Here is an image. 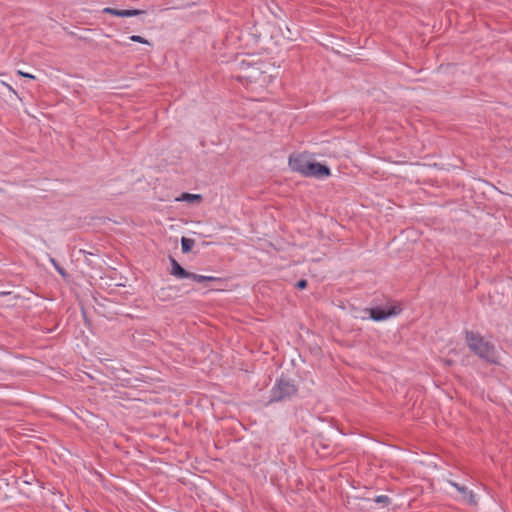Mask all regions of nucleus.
<instances>
[{"mask_svg":"<svg viewBox=\"0 0 512 512\" xmlns=\"http://www.w3.org/2000/svg\"><path fill=\"white\" fill-rule=\"evenodd\" d=\"M466 343L469 349L481 359L492 364L499 363V352L495 345L484 340L478 333L466 331Z\"/></svg>","mask_w":512,"mask_h":512,"instance_id":"f257e3e1","label":"nucleus"},{"mask_svg":"<svg viewBox=\"0 0 512 512\" xmlns=\"http://www.w3.org/2000/svg\"><path fill=\"white\" fill-rule=\"evenodd\" d=\"M297 391L294 382L288 378L281 377L271 389L269 402H278L290 398Z\"/></svg>","mask_w":512,"mask_h":512,"instance_id":"f03ea898","label":"nucleus"},{"mask_svg":"<svg viewBox=\"0 0 512 512\" xmlns=\"http://www.w3.org/2000/svg\"><path fill=\"white\" fill-rule=\"evenodd\" d=\"M235 72L237 73L235 75L237 80H246L249 82H256L263 74L258 64L244 59L236 63Z\"/></svg>","mask_w":512,"mask_h":512,"instance_id":"7ed1b4c3","label":"nucleus"},{"mask_svg":"<svg viewBox=\"0 0 512 512\" xmlns=\"http://www.w3.org/2000/svg\"><path fill=\"white\" fill-rule=\"evenodd\" d=\"M171 262V275L178 279H185L189 278L192 279L198 283H202L205 281H215L217 280L216 277L213 276H205V275H199L195 273H191L186 271L174 258H170Z\"/></svg>","mask_w":512,"mask_h":512,"instance_id":"20e7f679","label":"nucleus"},{"mask_svg":"<svg viewBox=\"0 0 512 512\" xmlns=\"http://www.w3.org/2000/svg\"><path fill=\"white\" fill-rule=\"evenodd\" d=\"M305 172L302 174L305 177H314L318 179L327 178L331 174L330 168L326 164L311 160L307 166H305Z\"/></svg>","mask_w":512,"mask_h":512,"instance_id":"39448f33","label":"nucleus"},{"mask_svg":"<svg viewBox=\"0 0 512 512\" xmlns=\"http://www.w3.org/2000/svg\"><path fill=\"white\" fill-rule=\"evenodd\" d=\"M400 310L396 306H392L389 308H371L369 309L370 318L374 321H383L386 320L392 316H396Z\"/></svg>","mask_w":512,"mask_h":512,"instance_id":"423d86ee","label":"nucleus"},{"mask_svg":"<svg viewBox=\"0 0 512 512\" xmlns=\"http://www.w3.org/2000/svg\"><path fill=\"white\" fill-rule=\"evenodd\" d=\"M311 159L305 154H296L289 157V167L292 171L303 174L305 172V166L309 164Z\"/></svg>","mask_w":512,"mask_h":512,"instance_id":"0eeeda50","label":"nucleus"},{"mask_svg":"<svg viewBox=\"0 0 512 512\" xmlns=\"http://www.w3.org/2000/svg\"><path fill=\"white\" fill-rule=\"evenodd\" d=\"M448 483L459 492V494H460L459 500H461L467 504H470V505H477V498L472 490H470L468 487H466L464 485H460L451 480H449Z\"/></svg>","mask_w":512,"mask_h":512,"instance_id":"6e6552de","label":"nucleus"},{"mask_svg":"<svg viewBox=\"0 0 512 512\" xmlns=\"http://www.w3.org/2000/svg\"><path fill=\"white\" fill-rule=\"evenodd\" d=\"M201 200V194H181L175 198L177 202L197 203Z\"/></svg>","mask_w":512,"mask_h":512,"instance_id":"1a4fd4ad","label":"nucleus"},{"mask_svg":"<svg viewBox=\"0 0 512 512\" xmlns=\"http://www.w3.org/2000/svg\"><path fill=\"white\" fill-rule=\"evenodd\" d=\"M195 244V241L191 238L182 237L181 238V249L183 253H188L191 251Z\"/></svg>","mask_w":512,"mask_h":512,"instance_id":"9d476101","label":"nucleus"},{"mask_svg":"<svg viewBox=\"0 0 512 512\" xmlns=\"http://www.w3.org/2000/svg\"><path fill=\"white\" fill-rule=\"evenodd\" d=\"M143 13H144V11L139 10V9H123V10L119 9V17H132V16H137V15L143 14Z\"/></svg>","mask_w":512,"mask_h":512,"instance_id":"9b49d317","label":"nucleus"},{"mask_svg":"<svg viewBox=\"0 0 512 512\" xmlns=\"http://www.w3.org/2000/svg\"><path fill=\"white\" fill-rule=\"evenodd\" d=\"M49 261L50 263L54 266V268L56 269V271L63 277H66L67 276V273L66 271L64 270V268H62L58 263L57 261L52 258V257H49Z\"/></svg>","mask_w":512,"mask_h":512,"instance_id":"f8f14e48","label":"nucleus"},{"mask_svg":"<svg viewBox=\"0 0 512 512\" xmlns=\"http://www.w3.org/2000/svg\"><path fill=\"white\" fill-rule=\"evenodd\" d=\"M374 502L382 506H386L390 503V498L386 495H378L374 498Z\"/></svg>","mask_w":512,"mask_h":512,"instance_id":"ddd939ff","label":"nucleus"},{"mask_svg":"<svg viewBox=\"0 0 512 512\" xmlns=\"http://www.w3.org/2000/svg\"><path fill=\"white\" fill-rule=\"evenodd\" d=\"M129 39L133 42H138V43H141V44H146V45H150L149 41L145 38H143L142 36H139V35H132L129 37Z\"/></svg>","mask_w":512,"mask_h":512,"instance_id":"4468645a","label":"nucleus"},{"mask_svg":"<svg viewBox=\"0 0 512 512\" xmlns=\"http://www.w3.org/2000/svg\"><path fill=\"white\" fill-rule=\"evenodd\" d=\"M103 13L119 17V9L116 8L106 7L103 9Z\"/></svg>","mask_w":512,"mask_h":512,"instance_id":"2eb2a0df","label":"nucleus"},{"mask_svg":"<svg viewBox=\"0 0 512 512\" xmlns=\"http://www.w3.org/2000/svg\"><path fill=\"white\" fill-rule=\"evenodd\" d=\"M307 286V281L304 280V279H301L299 280L297 283H296V287L298 289H304L305 287Z\"/></svg>","mask_w":512,"mask_h":512,"instance_id":"dca6fc26","label":"nucleus"},{"mask_svg":"<svg viewBox=\"0 0 512 512\" xmlns=\"http://www.w3.org/2000/svg\"><path fill=\"white\" fill-rule=\"evenodd\" d=\"M17 73H18V75H20L22 77L29 78V79H35V76L30 73L22 72L20 70Z\"/></svg>","mask_w":512,"mask_h":512,"instance_id":"f3484780","label":"nucleus"},{"mask_svg":"<svg viewBox=\"0 0 512 512\" xmlns=\"http://www.w3.org/2000/svg\"><path fill=\"white\" fill-rule=\"evenodd\" d=\"M1 83H2V85H4V86L9 90V91H11V92H13V93H15V94H16L15 90H14V89L9 85V84H7V83H5V82H1Z\"/></svg>","mask_w":512,"mask_h":512,"instance_id":"a211bd4d","label":"nucleus"}]
</instances>
